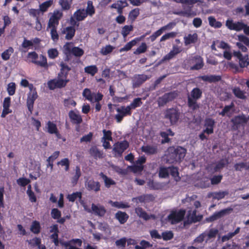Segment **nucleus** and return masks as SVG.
<instances>
[{"instance_id": "57", "label": "nucleus", "mask_w": 249, "mask_h": 249, "mask_svg": "<svg viewBox=\"0 0 249 249\" xmlns=\"http://www.w3.org/2000/svg\"><path fill=\"white\" fill-rule=\"evenodd\" d=\"M208 20L209 24L213 27L215 28H220L222 26V24L220 22L217 21L216 19L213 17H210L208 18Z\"/></svg>"}, {"instance_id": "7", "label": "nucleus", "mask_w": 249, "mask_h": 249, "mask_svg": "<svg viewBox=\"0 0 249 249\" xmlns=\"http://www.w3.org/2000/svg\"><path fill=\"white\" fill-rule=\"evenodd\" d=\"M116 111L118 114L115 115V119L117 122L119 123L122 121L124 117L126 116H131L132 114V111L128 106H121L120 107L116 108Z\"/></svg>"}, {"instance_id": "3", "label": "nucleus", "mask_w": 249, "mask_h": 249, "mask_svg": "<svg viewBox=\"0 0 249 249\" xmlns=\"http://www.w3.org/2000/svg\"><path fill=\"white\" fill-rule=\"evenodd\" d=\"M180 112L176 107L167 108L164 112V118L169 120L171 124H175L179 120Z\"/></svg>"}, {"instance_id": "21", "label": "nucleus", "mask_w": 249, "mask_h": 249, "mask_svg": "<svg viewBox=\"0 0 249 249\" xmlns=\"http://www.w3.org/2000/svg\"><path fill=\"white\" fill-rule=\"evenodd\" d=\"M215 125L214 120L211 118H206L204 121V126L205 129H204V132L208 135L212 134L213 133V128Z\"/></svg>"}, {"instance_id": "12", "label": "nucleus", "mask_w": 249, "mask_h": 249, "mask_svg": "<svg viewBox=\"0 0 249 249\" xmlns=\"http://www.w3.org/2000/svg\"><path fill=\"white\" fill-rule=\"evenodd\" d=\"M226 26L231 30L239 32L245 27V23L242 21L234 22L233 20L228 19L226 22Z\"/></svg>"}, {"instance_id": "19", "label": "nucleus", "mask_w": 249, "mask_h": 249, "mask_svg": "<svg viewBox=\"0 0 249 249\" xmlns=\"http://www.w3.org/2000/svg\"><path fill=\"white\" fill-rule=\"evenodd\" d=\"M184 45L186 46L192 44H195L198 40V36L196 33L186 34L184 37Z\"/></svg>"}, {"instance_id": "15", "label": "nucleus", "mask_w": 249, "mask_h": 249, "mask_svg": "<svg viewBox=\"0 0 249 249\" xmlns=\"http://www.w3.org/2000/svg\"><path fill=\"white\" fill-rule=\"evenodd\" d=\"M232 210V209L231 208H226L221 210L220 211L216 212L213 213V215L207 218L206 220L209 222L214 221L228 214L229 212Z\"/></svg>"}, {"instance_id": "63", "label": "nucleus", "mask_w": 249, "mask_h": 249, "mask_svg": "<svg viewBox=\"0 0 249 249\" xmlns=\"http://www.w3.org/2000/svg\"><path fill=\"white\" fill-rule=\"evenodd\" d=\"M113 49L114 48L112 46L110 45H107L101 49L100 53L103 55H107L110 53Z\"/></svg>"}, {"instance_id": "5", "label": "nucleus", "mask_w": 249, "mask_h": 249, "mask_svg": "<svg viewBox=\"0 0 249 249\" xmlns=\"http://www.w3.org/2000/svg\"><path fill=\"white\" fill-rule=\"evenodd\" d=\"M186 211L184 209L172 211L168 216V219L172 224L179 223L184 219Z\"/></svg>"}, {"instance_id": "55", "label": "nucleus", "mask_w": 249, "mask_h": 249, "mask_svg": "<svg viewBox=\"0 0 249 249\" xmlns=\"http://www.w3.org/2000/svg\"><path fill=\"white\" fill-rule=\"evenodd\" d=\"M234 107V105L233 102H231L230 105H227L225 106L220 112H219V114L224 116L226 115V114H227L230 111V110L232 109Z\"/></svg>"}, {"instance_id": "41", "label": "nucleus", "mask_w": 249, "mask_h": 249, "mask_svg": "<svg viewBox=\"0 0 249 249\" xmlns=\"http://www.w3.org/2000/svg\"><path fill=\"white\" fill-rule=\"evenodd\" d=\"M53 0H47L39 5V9L42 13H44L47 11L48 9L53 4Z\"/></svg>"}, {"instance_id": "51", "label": "nucleus", "mask_w": 249, "mask_h": 249, "mask_svg": "<svg viewBox=\"0 0 249 249\" xmlns=\"http://www.w3.org/2000/svg\"><path fill=\"white\" fill-rule=\"evenodd\" d=\"M57 165H60L62 166H65V170L68 171L70 169V162L68 158H64L60 161L57 162Z\"/></svg>"}, {"instance_id": "9", "label": "nucleus", "mask_w": 249, "mask_h": 249, "mask_svg": "<svg viewBox=\"0 0 249 249\" xmlns=\"http://www.w3.org/2000/svg\"><path fill=\"white\" fill-rule=\"evenodd\" d=\"M129 142L126 140L118 142L114 144L113 151L118 156H121L123 153L129 147Z\"/></svg>"}, {"instance_id": "54", "label": "nucleus", "mask_w": 249, "mask_h": 249, "mask_svg": "<svg viewBox=\"0 0 249 249\" xmlns=\"http://www.w3.org/2000/svg\"><path fill=\"white\" fill-rule=\"evenodd\" d=\"M85 71L86 72L90 74L91 76H93L97 72V68L95 65L89 66L85 68Z\"/></svg>"}, {"instance_id": "25", "label": "nucleus", "mask_w": 249, "mask_h": 249, "mask_svg": "<svg viewBox=\"0 0 249 249\" xmlns=\"http://www.w3.org/2000/svg\"><path fill=\"white\" fill-rule=\"evenodd\" d=\"M141 149L142 152L147 155H154L158 153V147L157 145H146L142 146Z\"/></svg>"}, {"instance_id": "42", "label": "nucleus", "mask_w": 249, "mask_h": 249, "mask_svg": "<svg viewBox=\"0 0 249 249\" xmlns=\"http://www.w3.org/2000/svg\"><path fill=\"white\" fill-rule=\"evenodd\" d=\"M41 227L40 223L37 221H34L31 226L30 230L35 234H38L40 232Z\"/></svg>"}, {"instance_id": "48", "label": "nucleus", "mask_w": 249, "mask_h": 249, "mask_svg": "<svg viewBox=\"0 0 249 249\" xmlns=\"http://www.w3.org/2000/svg\"><path fill=\"white\" fill-rule=\"evenodd\" d=\"M176 14L187 17H194L196 15V14L192 10L191 7L186 10L178 12Z\"/></svg>"}, {"instance_id": "26", "label": "nucleus", "mask_w": 249, "mask_h": 249, "mask_svg": "<svg viewBox=\"0 0 249 249\" xmlns=\"http://www.w3.org/2000/svg\"><path fill=\"white\" fill-rule=\"evenodd\" d=\"M75 29L74 27L70 26L63 28L61 30V33L63 34H65V38L68 40L71 39L74 36Z\"/></svg>"}, {"instance_id": "33", "label": "nucleus", "mask_w": 249, "mask_h": 249, "mask_svg": "<svg viewBox=\"0 0 249 249\" xmlns=\"http://www.w3.org/2000/svg\"><path fill=\"white\" fill-rule=\"evenodd\" d=\"M170 174L176 182L180 180L181 178L179 176L178 169L177 167L171 166L169 167V174Z\"/></svg>"}, {"instance_id": "4", "label": "nucleus", "mask_w": 249, "mask_h": 249, "mask_svg": "<svg viewBox=\"0 0 249 249\" xmlns=\"http://www.w3.org/2000/svg\"><path fill=\"white\" fill-rule=\"evenodd\" d=\"M248 118L244 114L234 116L231 120V128L232 130L236 131L248 122Z\"/></svg>"}, {"instance_id": "36", "label": "nucleus", "mask_w": 249, "mask_h": 249, "mask_svg": "<svg viewBox=\"0 0 249 249\" xmlns=\"http://www.w3.org/2000/svg\"><path fill=\"white\" fill-rule=\"evenodd\" d=\"M75 174L71 178V183L73 186L75 185L81 176V169L79 166H76L75 169Z\"/></svg>"}, {"instance_id": "22", "label": "nucleus", "mask_w": 249, "mask_h": 249, "mask_svg": "<svg viewBox=\"0 0 249 249\" xmlns=\"http://www.w3.org/2000/svg\"><path fill=\"white\" fill-rule=\"evenodd\" d=\"M86 187L88 191H93L95 193L99 192L101 190L100 183L93 179H90L86 181Z\"/></svg>"}, {"instance_id": "24", "label": "nucleus", "mask_w": 249, "mask_h": 249, "mask_svg": "<svg viewBox=\"0 0 249 249\" xmlns=\"http://www.w3.org/2000/svg\"><path fill=\"white\" fill-rule=\"evenodd\" d=\"M127 5L126 0H118L115 3H113L110 7L116 9L119 14H122L123 8L126 7Z\"/></svg>"}, {"instance_id": "8", "label": "nucleus", "mask_w": 249, "mask_h": 249, "mask_svg": "<svg viewBox=\"0 0 249 249\" xmlns=\"http://www.w3.org/2000/svg\"><path fill=\"white\" fill-rule=\"evenodd\" d=\"M64 52L66 54L72 53L76 56H81L84 53V51L82 49L79 47H73L71 43H67L63 47Z\"/></svg>"}, {"instance_id": "46", "label": "nucleus", "mask_w": 249, "mask_h": 249, "mask_svg": "<svg viewBox=\"0 0 249 249\" xmlns=\"http://www.w3.org/2000/svg\"><path fill=\"white\" fill-rule=\"evenodd\" d=\"M139 14L140 9L139 8H135L129 12L128 18L131 22H133L135 20Z\"/></svg>"}, {"instance_id": "39", "label": "nucleus", "mask_w": 249, "mask_h": 249, "mask_svg": "<svg viewBox=\"0 0 249 249\" xmlns=\"http://www.w3.org/2000/svg\"><path fill=\"white\" fill-rule=\"evenodd\" d=\"M169 167L161 166L159 170V177L160 178H167L169 177Z\"/></svg>"}, {"instance_id": "40", "label": "nucleus", "mask_w": 249, "mask_h": 249, "mask_svg": "<svg viewBox=\"0 0 249 249\" xmlns=\"http://www.w3.org/2000/svg\"><path fill=\"white\" fill-rule=\"evenodd\" d=\"M47 128L48 132L51 134H53L58 130L56 124L50 121L47 123Z\"/></svg>"}, {"instance_id": "50", "label": "nucleus", "mask_w": 249, "mask_h": 249, "mask_svg": "<svg viewBox=\"0 0 249 249\" xmlns=\"http://www.w3.org/2000/svg\"><path fill=\"white\" fill-rule=\"evenodd\" d=\"M93 93L89 89H85L83 92V96L88 100L93 102Z\"/></svg>"}, {"instance_id": "28", "label": "nucleus", "mask_w": 249, "mask_h": 249, "mask_svg": "<svg viewBox=\"0 0 249 249\" xmlns=\"http://www.w3.org/2000/svg\"><path fill=\"white\" fill-rule=\"evenodd\" d=\"M87 13L84 9L77 10L73 14L71 20L75 19L77 21L83 20L87 17Z\"/></svg>"}, {"instance_id": "49", "label": "nucleus", "mask_w": 249, "mask_h": 249, "mask_svg": "<svg viewBox=\"0 0 249 249\" xmlns=\"http://www.w3.org/2000/svg\"><path fill=\"white\" fill-rule=\"evenodd\" d=\"M82 193L80 192H76L73 193L71 194L68 195L67 196V198L71 202H74L75 200L79 198L81 199L82 198Z\"/></svg>"}, {"instance_id": "17", "label": "nucleus", "mask_w": 249, "mask_h": 249, "mask_svg": "<svg viewBox=\"0 0 249 249\" xmlns=\"http://www.w3.org/2000/svg\"><path fill=\"white\" fill-rule=\"evenodd\" d=\"M233 55L239 59V63L241 68H244L249 65V58L248 55L243 56L239 51H233Z\"/></svg>"}, {"instance_id": "23", "label": "nucleus", "mask_w": 249, "mask_h": 249, "mask_svg": "<svg viewBox=\"0 0 249 249\" xmlns=\"http://www.w3.org/2000/svg\"><path fill=\"white\" fill-rule=\"evenodd\" d=\"M135 213L145 221L149 220L154 216L152 214H148L142 207H138L135 209Z\"/></svg>"}, {"instance_id": "32", "label": "nucleus", "mask_w": 249, "mask_h": 249, "mask_svg": "<svg viewBox=\"0 0 249 249\" xmlns=\"http://www.w3.org/2000/svg\"><path fill=\"white\" fill-rule=\"evenodd\" d=\"M60 71L58 73L59 78H64L68 76V74L71 69L63 62L60 64Z\"/></svg>"}, {"instance_id": "37", "label": "nucleus", "mask_w": 249, "mask_h": 249, "mask_svg": "<svg viewBox=\"0 0 249 249\" xmlns=\"http://www.w3.org/2000/svg\"><path fill=\"white\" fill-rule=\"evenodd\" d=\"M240 227H237L234 231L230 232L227 234L223 235L221 238L222 242H224L231 239L233 236H234L240 232Z\"/></svg>"}, {"instance_id": "11", "label": "nucleus", "mask_w": 249, "mask_h": 249, "mask_svg": "<svg viewBox=\"0 0 249 249\" xmlns=\"http://www.w3.org/2000/svg\"><path fill=\"white\" fill-rule=\"evenodd\" d=\"M37 97L38 95L36 88L34 89L33 91L30 92L28 94L27 99V106L28 110L31 113H32L33 110L35 101L37 98Z\"/></svg>"}, {"instance_id": "52", "label": "nucleus", "mask_w": 249, "mask_h": 249, "mask_svg": "<svg viewBox=\"0 0 249 249\" xmlns=\"http://www.w3.org/2000/svg\"><path fill=\"white\" fill-rule=\"evenodd\" d=\"M35 64L42 67H46L47 65L46 57L42 55H40Z\"/></svg>"}, {"instance_id": "56", "label": "nucleus", "mask_w": 249, "mask_h": 249, "mask_svg": "<svg viewBox=\"0 0 249 249\" xmlns=\"http://www.w3.org/2000/svg\"><path fill=\"white\" fill-rule=\"evenodd\" d=\"M47 28L50 29L52 39L55 41L58 39V35L56 30V26H48Z\"/></svg>"}, {"instance_id": "29", "label": "nucleus", "mask_w": 249, "mask_h": 249, "mask_svg": "<svg viewBox=\"0 0 249 249\" xmlns=\"http://www.w3.org/2000/svg\"><path fill=\"white\" fill-rule=\"evenodd\" d=\"M89 154L95 159L103 158V152L100 151L96 146H91L89 150Z\"/></svg>"}, {"instance_id": "47", "label": "nucleus", "mask_w": 249, "mask_h": 249, "mask_svg": "<svg viewBox=\"0 0 249 249\" xmlns=\"http://www.w3.org/2000/svg\"><path fill=\"white\" fill-rule=\"evenodd\" d=\"M140 39L136 38L135 39L125 44V45L120 50V52H122L123 51H127L130 50L133 46L135 45L137 41H139Z\"/></svg>"}, {"instance_id": "30", "label": "nucleus", "mask_w": 249, "mask_h": 249, "mask_svg": "<svg viewBox=\"0 0 249 249\" xmlns=\"http://www.w3.org/2000/svg\"><path fill=\"white\" fill-rule=\"evenodd\" d=\"M181 49L178 46H174L173 49L164 57L163 60H169L181 52Z\"/></svg>"}, {"instance_id": "62", "label": "nucleus", "mask_w": 249, "mask_h": 249, "mask_svg": "<svg viewBox=\"0 0 249 249\" xmlns=\"http://www.w3.org/2000/svg\"><path fill=\"white\" fill-rule=\"evenodd\" d=\"M133 29V26L132 25H125L122 30V34L124 37H125Z\"/></svg>"}, {"instance_id": "43", "label": "nucleus", "mask_w": 249, "mask_h": 249, "mask_svg": "<svg viewBox=\"0 0 249 249\" xmlns=\"http://www.w3.org/2000/svg\"><path fill=\"white\" fill-rule=\"evenodd\" d=\"M228 162L227 160L226 162L223 159L220 160L217 162L214 166L213 168L214 172H220L227 164H228Z\"/></svg>"}, {"instance_id": "45", "label": "nucleus", "mask_w": 249, "mask_h": 249, "mask_svg": "<svg viewBox=\"0 0 249 249\" xmlns=\"http://www.w3.org/2000/svg\"><path fill=\"white\" fill-rule=\"evenodd\" d=\"M85 11L86 13H87V16L89 15L90 17H92L95 14V8L91 1H88Z\"/></svg>"}, {"instance_id": "2", "label": "nucleus", "mask_w": 249, "mask_h": 249, "mask_svg": "<svg viewBox=\"0 0 249 249\" xmlns=\"http://www.w3.org/2000/svg\"><path fill=\"white\" fill-rule=\"evenodd\" d=\"M202 92L198 88H194L191 91L190 94L187 97V106L193 111L199 108V105L197 104V101L201 98Z\"/></svg>"}, {"instance_id": "20", "label": "nucleus", "mask_w": 249, "mask_h": 249, "mask_svg": "<svg viewBox=\"0 0 249 249\" xmlns=\"http://www.w3.org/2000/svg\"><path fill=\"white\" fill-rule=\"evenodd\" d=\"M202 218V215H196V210L189 211L187 215V221H185L184 223L185 224L186 223L188 224L196 223L201 221Z\"/></svg>"}, {"instance_id": "6", "label": "nucleus", "mask_w": 249, "mask_h": 249, "mask_svg": "<svg viewBox=\"0 0 249 249\" xmlns=\"http://www.w3.org/2000/svg\"><path fill=\"white\" fill-rule=\"evenodd\" d=\"M178 96L177 93L175 91H171L165 93L161 97H159L158 99L157 102L159 107H163L167 103L173 101Z\"/></svg>"}, {"instance_id": "1", "label": "nucleus", "mask_w": 249, "mask_h": 249, "mask_svg": "<svg viewBox=\"0 0 249 249\" xmlns=\"http://www.w3.org/2000/svg\"><path fill=\"white\" fill-rule=\"evenodd\" d=\"M167 161L170 163L180 162L185 157L186 149L181 146H170L167 150Z\"/></svg>"}, {"instance_id": "27", "label": "nucleus", "mask_w": 249, "mask_h": 249, "mask_svg": "<svg viewBox=\"0 0 249 249\" xmlns=\"http://www.w3.org/2000/svg\"><path fill=\"white\" fill-rule=\"evenodd\" d=\"M115 217L120 224H123L127 221L129 215L125 212L119 211L115 213Z\"/></svg>"}, {"instance_id": "18", "label": "nucleus", "mask_w": 249, "mask_h": 249, "mask_svg": "<svg viewBox=\"0 0 249 249\" xmlns=\"http://www.w3.org/2000/svg\"><path fill=\"white\" fill-rule=\"evenodd\" d=\"M68 114L72 124H80L82 122V118L78 110H71Z\"/></svg>"}, {"instance_id": "35", "label": "nucleus", "mask_w": 249, "mask_h": 249, "mask_svg": "<svg viewBox=\"0 0 249 249\" xmlns=\"http://www.w3.org/2000/svg\"><path fill=\"white\" fill-rule=\"evenodd\" d=\"M99 175L104 179L105 185L107 188H108L111 186V185H114L116 184V182L114 180L112 179L111 178H108L103 173H100Z\"/></svg>"}, {"instance_id": "59", "label": "nucleus", "mask_w": 249, "mask_h": 249, "mask_svg": "<svg viewBox=\"0 0 249 249\" xmlns=\"http://www.w3.org/2000/svg\"><path fill=\"white\" fill-rule=\"evenodd\" d=\"M147 48V46L145 43H142L141 46H140L136 50L134 51V53L135 54H139L142 53H144Z\"/></svg>"}, {"instance_id": "10", "label": "nucleus", "mask_w": 249, "mask_h": 249, "mask_svg": "<svg viewBox=\"0 0 249 249\" xmlns=\"http://www.w3.org/2000/svg\"><path fill=\"white\" fill-rule=\"evenodd\" d=\"M56 79H53L48 81V86L49 88L51 90H53L56 88H61L66 86V84L69 81V79H57L56 81Z\"/></svg>"}, {"instance_id": "44", "label": "nucleus", "mask_w": 249, "mask_h": 249, "mask_svg": "<svg viewBox=\"0 0 249 249\" xmlns=\"http://www.w3.org/2000/svg\"><path fill=\"white\" fill-rule=\"evenodd\" d=\"M142 104V99L138 97L135 98L132 102L127 106L129 107L130 110L131 111L132 109H134L137 107H141Z\"/></svg>"}, {"instance_id": "61", "label": "nucleus", "mask_w": 249, "mask_h": 249, "mask_svg": "<svg viewBox=\"0 0 249 249\" xmlns=\"http://www.w3.org/2000/svg\"><path fill=\"white\" fill-rule=\"evenodd\" d=\"M174 234L171 231H164L162 233L161 238L164 241H168L173 238Z\"/></svg>"}, {"instance_id": "13", "label": "nucleus", "mask_w": 249, "mask_h": 249, "mask_svg": "<svg viewBox=\"0 0 249 249\" xmlns=\"http://www.w3.org/2000/svg\"><path fill=\"white\" fill-rule=\"evenodd\" d=\"M51 16L50 18L48 26H56L58 24L59 20L63 16L62 12L60 10H55L53 13H51Z\"/></svg>"}, {"instance_id": "31", "label": "nucleus", "mask_w": 249, "mask_h": 249, "mask_svg": "<svg viewBox=\"0 0 249 249\" xmlns=\"http://www.w3.org/2000/svg\"><path fill=\"white\" fill-rule=\"evenodd\" d=\"M218 230L215 228L211 229L208 231L204 232L205 234L206 242H208L210 239H214L218 234Z\"/></svg>"}, {"instance_id": "38", "label": "nucleus", "mask_w": 249, "mask_h": 249, "mask_svg": "<svg viewBox=\"0 0 249 249\" xmlns=\"http://www.w3.org/2000/svg\"><path fill=\"white\" fill-rule=\"evenodd\" d=\"M232 92L235 97L239 99L245 100L247 98L245 93L238 87L234 88L232 89Z\"/></svg>"}, {"instance_id": "53", "label": "nucleus", "mask_w": 249, "mask_h": 249, "mask_svg": "<svg viewBox=\"0 0 249 249\" xmlns=\"http://www.w3.org/2000/svg\"><path fill=\"white\" fill-rule=\"evenodd\" d=\"M223 178L222 175H214L211 177L210 179L212 185H217L221 182Z\"/></svg>"}, {"instance_id": "58", "label": "nucleus", "mask_w": 249, "mask_h": 249, "mask_svg": "<svg viewBox=\"0 0 249 249\" xmlns=\"http://www.w3.org/2000/svg\"><path fill=\"white\" fill-rule=\"evenodd\" d=\"M13 49L11 47L5 50L1 54L2 58L4 60H7L13 53Z\"/></svg>"}, {"instance_id": "64", "label": "nucleus", "mask_w": 249, "mask_h": 249, "mask_svg": "<svg viewBox=\"0 0 249 249\" xmlns=\"http://www.w3.org/2000/svg\"><path fill=\"white\" fill-rule=\"evenodd\" d=\"M52 217L54 219H58L61 217V213L57 208H53L51 211Z\"/></svg>"}, {"instance_id": "34", "label": "nucleus", "mask_w": 249, "mask_h": 249, "mask_svg": "<svg viewBox=\"0 0 249 249\" xmlns=\"http://www.w3.org/2000/svg\"><path fill=\"white\" fill-rule=\"evenodd\" d=\"M108 203L110 204L111 206L117 208L118 209H125L130 207V205L127 202H123L122 201H113L109 200Z\"/></svg>"}, {"instance_id": "60", "label": "nucleus", "mask_w": 249, "mask_h": 249, "mask_svg": "<svg viewBox=\"0 0 249 249\" xmlns=\"http://www.w3.org/2000/svg\"><path fill=\"white\" fill-rule=\"evenodd\" d=\"M17 182L19 185L25 187L30 183L31 181L29 179L25 178H20L17 179Z\"/></svg>"}, {"instance_id": "16", "label": "nucleus", "mask_w": 249, "mask_h": 249, "mask_svg": "<svg viewBox=\"0 0 249 249\" xmlns=\"http://www.w3.org/2000/svg\"><path fill=\"white\" fill-rule=\"evenodd\" d=\"M191 65V70H199L203 66V63L202 58L199 56H195L191 59L189 61Z\"/></svg>"}, {"instance_id": "14", "label": "nucleus", "mask_w": 249, "mask_h": 249, "mask_svg": "<svg viewBox=\"0 0 249 249\" xmlns=\"http://www.w3.org/2000/svg\"><path fill=\"white\" fill-rule=\"evenodd\" d=\"M88 212H91L99 217H104L107 213V210L103 205L99 204L95 205L92 203L91 204V211L89 210Z\"/></svg>"}]
</instances>
